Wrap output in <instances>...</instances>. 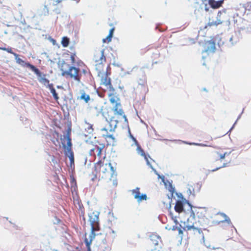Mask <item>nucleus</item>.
Listing matches in <instances>:
<instances>
[{
    "label": "nucleus",
    "instance_id": "obj_1",
    "mask_svg": "<svg viewBox=\"0 0 251 251\" xmlns=\"http://www.w3.org/2000/svg\"><path fill=\"white\" fill-rule=\"evenodd\" d=\"M104 50H102L96 52L93 59L96 63V69L98 72V75L100 77V85H104L109 91L108 97L109 101L114 105L112 108L106 109L103 111L102 115L108 119L113 118L112 116H114V112L118 116H124V110L122 108L119 98L116 95L115 89L112 86L111 78L109 76L111 75L110 67L108 65L105 73H102L104 68V63L106 62V57L104 54Z\"/></svg>",
    "mask_w": 251,
    "mask_h": 251
},
{
    "label": "nucleus",
    "instance_id": "obj_2",
    "mask_svg": "<svg viewBox=\"0 0 251 251\" xmlns=\"http://www.w3.org/2000/svg\"><path fill=\"white\" fill-rule=\"evenodd\" d=\"M116 114L115 112H114ZM112 117H113L112 119H108L105 117H104L106 121L108 122L109 125L101 129V131L105 132V133L102 134V137L105 139L107 142V145H113L115 142V138L112 134H111L110 132H113L115 128L117 127V125L119 123H122L123 121L127 123V119L124 112V116H122V117L113 114Z\"/></svg>",
    "mask_w": 251,
    "mask_h": 251
},
{
    "label": "nucleus",
    "instance_id": "obj_3",
    "mask_svg": "<svg viewBox=\"0 0 251 251\" xmlns=\"http://www.w3.org/2000/svg\"><path fill=\"white\" fill-rule=\"evenodd\" d=\"M95 170L101 178H107L112 177L114 175L115 170L111 163H104L102 159L95 164Z\"/></svg>",
    "mask_w": 251,
    "mask_h": 251
},
{
    "label": "nucleus",
    "instance_id": "obj_4",
    "mask_svg": "<svg viewBox=\"0 0 251 251\" xmlns=\"http://www.w3.org/2000/svg\"><path fill=\"white\" fill-rule=\"evenodd\" d=\"M89 221L91 226V232L90 235V239L85 237L84 242L87 249V251H91L90 246L93 240L95 238L96 234L95 232L100 230L99 224V217L96 215L92 214L89 215Z\"/></svg>",
    "mask_w": 251,
    "mask_h": 251
},
{
    "label": "nucleus",
    "instance_id": "obj_5",
    "mask_svg": "<svg viewBox=\"0 0 251 251\" xmlns=\"http://www.w3.org/2000/svg\"><path fill=\"white\" fill-rule=\"evenodd\" d=\"M184 229L186 232L189 239L199 241L201 243H204V234L201 228H196L194 226H186Z\"/></svg>",
    "mask_w": 251,
    "mask_h": 251
},
{
    "label": "nucleus",
    "instance_id": "obj_6",
    "mask_svg": "<svg viewBox=\"0 0 251 251\" xmlns=\"http://www.w3.org/2000/svg\"><path fill=\"white\" fill-rule=\"evenodd\" d=\"M67 70H63L62 72V75L66 77L73 79L77 82H80L81 74L80 70L74 66L69 65Z\"/></svg>",
    "mask_w": 251,
    "mask_h": 251
},
{
    "label": "nucleus",
    "instance_id": "obj_7",
    "mask_svg": "<svg viewBox=\"0 0 251 251\" xmlns=\"http://www.w3.org/2000/svg\"><path fill=\"white\" fill-rule=\"evenodd\" d=\"M213 159L215 160H225L226 162H229L232 159L231 151H225L223 150L218 149L214 151L212 153Z\"/></svg>",
    "mask_w": 251,
    "mask_h": 251
},
{
    "label": "nucleus",
    "instance_id": "obj_8",
    "mask_svg": "<svg viewBox=\"0 0 251 251\" xmlns=\"http://www.w3.org/2000/svg\"><path fill=\"white\" fill-rule=\"evenodd\" d=\"M25 66L30 69L34 73L38 76L39 81L42 84L49 88V85H50V81L46 78V75L42 74L38 69L35 67L34 65L30 64L29 63H25Z\"/></svg>",
    "mask_w": 251,
    "mask_h": 251
},
{
    "label": "nucleus",
    "instance_id": "obj_9",
    "mask_svg": "<svg viewBox=\"0 0 251 251\" xmlns=\"http://www.w3.org/2000/svg\"><path fill=\"white\" fill-rule=\"evenodd\" d=\"M104 148V145L103 144H91L89 148V155L93 156L94 159H96V156L100 159L101 158V151Z\"/></svg>",
    "mask_w": 251,
    "mask_h": 251
},
{
    "label": "nucleus",
    "instance_id": "obj_10",
    "mask_svg": "<svg viewBox=\"0 0 251 251\" xmlns=\"http://www.w3.org/2000/svg\"><path fill=\"white\" fill-rule=\"evenodd\" d=\"M223 15V13L221 11H219L216 17V21H209L207 25H205V28H207L208 26H217L219 25L222 24L224 19Z\"/></svg>",
    "mask_w": 251,
    "mask_h": 251
},
{
    "label": "nucleus",
    "instance_id": "obj_11",
    "mask_svg": "<svg viewBox=\"0 0 251 251\" xmlns=\"http://www.w3.org/2000/svg\"><path fill=\"white\" fill-rule=\"evenodd\" d=\"M204 52H213L215 50V42L213 40L205 41L203 44Z\"/></svg>",
    "mask_w": 251,
    "mask_h": 251
},
{
    "label": "nucleus",
    "instance_id": "obj_12",
    "mask_svg": "<svg viewBox=\"0 0 251 251\" xmlns=\"http://www.w3.org/2000/svg\"><path fill=\"white\" fill-rule=\"evenodd\" d=\"M132 192L134 195V198L137 199L138 201L147 200V197L146 194L140 195V189L139 188H136L135 189L133 190Z\"/></svg>",
    "mask_w": 251,
    "mask_h": 251
},
{
    "label": "nucleus",
    "instance_id": "obj_13",
    "mask_svg": "<svg viewBox=\"0 0 251 251\" xmlns=\"http://www.w3.org/2000/svg\"><path fill=\"white\" fill-rule=\"evenodd\" d=\"M76 57V54L75 52L72 53L70 55V59L71 60V63L72 65H75L76 64L78 66H85L84 62L78 59L76 61L75 58Z\"/></svg>",
    "mask_w": 251,
    "mask_h": 251
},
{
    "label": "nucleus",
    "instance_id": "obj_14",
    "mask_svg": "<svg viewBox=\"0 0 251 251\" xmlns=\"http://www.w3.org/2000/svg\"><path fill=\"white\" fill-rule=\"evenodd\" d=\"M224 0L215 1V0H208V3L213 9H217L221 7Z\"/></svg>",
    "mask_w": 251,
    "mask_h": 251
},
{
    "label": "nucleus",
    "instance_id": "obj_15",
    "mask_svg": "<svg viewBox=\"0 0 251 251\" xmlns=\"http://www.w3.org/2000/svg\"><path fill=\"white\" fill-rule=\"evenodd\" d=\"M133 140L134 141L135 144L137 146V150L138 151V152L142 156H144L145 159L146 160L147 163L149 164V160L148 159L147 156L145 152H144V150L141 148V146L139 144L138 141L136 140L135 138L134 137H132Z\"/></svg>",
    "mask_w": 251,
    "mask_h": 251
},
{
    "label": "nucleus",
    "instance_id": "obj_16",
    "mask_svg": "<svg viewBox=\"0 0 251 251\" xmlns=\"http://www.w3.org/2000/svg\"><path fill=\"white\" fill-rule=\"evenodd\" d=\"M184 209V204L183 202L181 201H176L175 206V210L176 212L180 213L183 211Z\"/></svg>",
    "mask_w": 251,
    "mask_h": 251
},
{
    "label": "nucleus",
    "instance_id": "obj_17",
    "mask_svg": "<svg viewBox=\"0 0 251 251\" xmlns=\"http://www.w3.org/2000/svg\"><path fill=\"white\" fill-rule=\"evenodd\" d=\"M81 95L78 97L79 100H84L86 103H88L90 100V96L87 94L83 90L80 92Z\"/></svg>",
    "mask_w": 251,
    "mask_h": 251
},
{
    "label": "nucleus",
    "instance_id": "obj_18",
    "mask_svg": "<svg viewBox=\"0 0 251 251\" xmlns=\"http://www.w3.org/2000/svg\"><path fill=\"white\" fill-rule=\"evenodd\" d=\"M49 88L50 90V92L52 93L54 99L57 101L59 99V97L58 96V94L56 92V91L53 87V84H50V85H49Z\"/></svg>",
    "mask_w": 251,
    "mask_h": 251
},
{
    "label": "nucleus",
    "instance_id": "obj_19",
    "mask_svg": "<svg viewBox=\"0 0 251 251\" xmlns=\"http://www.w3.org/2000/svg\"><path fill=\"white\" fill-rule=\"evenodd\" d=\"M70 43V39L67 37L64 36L62 38L61 44L63 47H67Z\"/></svg>",
    "mask_w": 251,
    "mask_h": 251
},
{
    "label": "nucleus",
    "instance_id": "obj_20",
    "mask_svg": "<svg viewBox=\"0 0 251 251\" xmlns=\"http://www.w3.org/2000/svg\"><path fill=\"white\" fill-rule=\"evenodd\" d=\"M220 216L223 217L224 219L218 222V224L224 222H226L228 224H231V222L230 219L226 214L221 213L220 214Z\"/></svg>",
    "mask_w": 251,
    "mask_h": 251
},
{
    "label": "nucleus",
    "instance_id": "obj_21",
    "mask_svg": "<svg viewBox=\"0 0 251 251\" xmlns=\"http://www.w3.org/2000/svg\"><path fill=\"white\" fill-rule=\"evenodd\" d=\"M69 153L68 157L70 161V166H72V165H74V156L73 151L68 152Z\"/></svg>",
    "mask_w": 251,
    "mask_h": 251
},
{
    "label": "nucleus",
    "instance_id": "obj_22",
    "mask_svg": "<svg viewBox=\"0 0 251 251\" xmlns=\"http://www.w3.org/2000/svg\"><path fill=\"white\" fill-rule=\"evenodd\" d=\"M0 49L6 51L7 52L13 54L14 56H17L18 54L14 52L11 48H0Z\"/></svg>",
    "mask_w": 251,
    "mask_h": 251
},
{
    "label": "nucleus",
    "instance_id": "obj_23",
    "mask_svg": "<svg viewBox=\"0 0 251 251\" xmlns=\"http://www.w3.org/2000/svg\"><path fill=\"white\" fill-rule=\"evenodd\" d=\"M67 146H68L67 148V152L72 151V149H71V146H72L71 141V139L69 138H68V140H67Z\"/></svg>",
    "mask_w": 251,
    "mask_h": 251
},
{
    "label": "nucleus",
    "instance_id": "obj_24",
    "mask_svg": "<svg viewBox=\"0 0 251 251\" xmlns=\"http://www.w3.org/2000/svg\"><path fill=\"white\" fill-rule=\"evenodd\" d=\"M112 36H113L108 34V36L105 38H104V39H103L102 40L103 43H108L110 42H111Z\"/></svg>",
    "mask_w": 251,
    "mask_h": 251
},
{
    "label": "nucleus",
    "instance_id": "obj_25",
    "mask_svg": "<svg viewBox=\"0 0 251 251\" xmlns=\"http://www.w3.org/2000/svg\"><path fill=\"white\" fill-rule=\"evenodd\" d=\"M114 31V27H113L112 28H111V29L110 30V31H109V35H110L113 36Z\"/></svg>",
    "mask_w": 251,
    "mask_h": 251
},
{
    "label": "nucleus",
    "instance_id": "obj_26",
    "mask_svg": "<svg viewBox=\"0 0 251 251\" xmlns=\"http://www.w3.org/2000/svg\"><path fill=\"white\" fill-rule=\"evenodd\" d=\"M17 62H18L19 63H24V61L21 58H18L17 59Z\"/></svg>",
    "mask_w": 251,
    "mask_h": 251
},
{
    "label": "nucleus",
    "instance_id": "obj_27",
    "mask_svg": "<svg viewBox=\"0 0 251 251\" xmlns=\"http://www.w3.org/2000/svg\"><path fill=\"white\" fill-rule=\"evenodd\" d=\"M88 129L89 130H91V131H93V128H92V126H91V125H88Z\"/></svg>",
    "mask_w": 251,
    "mask_h": 251
},
{
    "label": "nucleus",
    "instance_id": "obj_28",
    "mask_svg": "<svg viewBox=\"0 0 251 251\" xmlns=\"http://www.w3.org/2000/svg\"><path fill=\"white\" fill-rule=\"evenodd\" d=\"M247 7H249V10L251 9V2H249L247 4Z\"/></svg>",
    "mask_w": 251,
    "mask_h": 251
},
{
    "label": "nucleus",
    "instance_id": "obj_29",
    "mask_svg": "<svg viewBox=\"0 0 251 251\" xmlns=\"http://www.w3.org/2000/svg\"><path fill=\"white\" fill-rule=\"evenodd\" d=\"M82 72L83 74H86V73H87V70H85V69H83V70H82Z\"/></svg>",
    "mask_w": 251,
    "mask_h": 251
},
{
    "label": "nucleus",
    "instance_id": "obj_30",
    "mask_svg": "<svg viewBox=\"0 0 251 251\" xmlns=\"http://www.w3.org/2000/svg\"><path fill=\"white\" fill-rule=\"evenodd\" d=\"M178 232H179V234H182V230L180 228H179L178 229Z\"/></svg>",
    "mask_w": 251,
    "mask_h": 251
},
{
    "label": "nucleus",
    "instance_id": "obj_31",
    "mask_svg": "<svg viewBox=\"0 0 251 251\" xmlns=\"http://www.w3.org/2000/svg\"><path fill=\"white\" fill-rule=\"evenodd\" d=\"M221 167L217 168L216 169L213 170V171L217 170L218 169L220 168Z\"/></svg>",
    "mask_w": 251,
    "mask_h": 251
},
{
    "label": "nucleus",
    "instance_id": "obj_32",
    "mask_svg": "<svg viewBox=\"0 0 251 251\" xmlns=\"http://www.w3.org/2000/svg\"><path fill=\"white\" fill-rule=\"evenodd\" d=\"M114 184L115 185V186L117 185V182H116L115 183H114Z\"/></svg>",
    "mask_w": 251,
    "mask_h": 251
}]
</instances>
